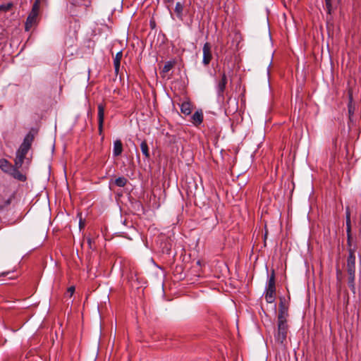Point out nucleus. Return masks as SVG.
Segmentation results:
<instances>
[{
	"label": "nucleus",
	"mask_w": 361,
	"mask_h": 361,
	"mask_svg": "<svg viewBox=\"0 0 361 361\" xmlns=\"http://www.w3.org/2000/svg\"><path fill=\"white\" fill-rule=\"evenodd\" d=\"M0 169L18 180H25L27 178L25 167H16V162H14V165H12L6 159H0Z\"/></svg>",
	"instance_id": "obj_1"
},
{
	"label": "nucleus",
	"mask_w": 361,
	"mask_h": 361,
	"mask_svg": "<svg viewBox=\"0 0 361 361\" xmlns=\"http://www.w3.org/2000/svg\"><path fill=\"white\" fill-rule=\"evenodd\" d=\"M32 141V137L30 135H27L16 152V158L14 159L16 167H25V166H23V164H25V160H27L26 164H28L30 161V159L27 158L26 156L30 149Z\"/></svg>",
	"instance_id": "obj_2"
},
{
	"label": "nucleus",
	"mask_w": 361,
	"mask_h": 361,
	"mask_svg": "<svg viewBox=\"0 0 361 361\" xmlns=\"http://www.w3.org/2000/svg\"><path fill=\"white\" fill-rule=\"evenodd\" d=\"M288 326L285 325L282 321L278 324L277 331L274 334L275 342L281 347L285 348L287 344V334Z\"/></svg>",
	"instance_id": "obj_3"
},
{
	"label": "nucleus",
	"mask_w": 361,
	"mask_h": 361,
	"mask_svg": "<svg viewBox=\"0 0 361 361\" xmlns=\"http://www.w3.org/2000/svg\"><path fill=\"white\" fill-rule=\"evenodd\" d=\"M40 1L39 0H35L30 13H29L26 22H25V30L29 31L30 28L37 24V17L39 12Z\"/></svg>",
	"instance_id": "obj_4"
},
{
	"label": "nucleus",
	"mask_w": 361,
	"mask_h": 361,
	"mask_svg": "<svg viewBox=\"0 0 361 361\" xmlns=\"http://www.w3.org/2000/svg\"><path fill=\"white\" fill-rule=\"evenodd\" d=\"M265 300L268 303H272L276 298L275 276L273 272L269 276L266 287Z\"/></svg>",
	"instance_id": "obj_5"
},
{
	"label": "nucleus",
	"mask_w": 361,
	"mask_h": 361,
	"mask_svg": "<svg viewBox=\"0 0 361 361\" xmlns=\"http://www.w3.org/2000/svg\"><path fill=\"white\" fill-rule=\"evenodd\" d=\"M203 59L202 63L208 66L212 59V46L209 42H206L202 48Z\"/></svg>",
	"instance_id": "obj_6"
},
{
	"label": "nucleus",
	"mask_w": 361,
	"mask_h": 361,
	"mask_svg": "<svg viewBox=\"0 0 361 361\" xmlns=\"http://www.w3.org/2000/svg\"><path fill=\"white\" fill-rule=\"evenodd\" d=\"M355 249L350 248L347 259V272H355Z\"/></svg>",
	"instance_id": "obj_7"
},
{
	"label": "nucleus",
	"mask_w": 361,
	"mask_h": 361,
	"mask_svg": "<svg viewBox=\"0 0 361 361\" xmlns=\"http://www.w3.org/2000/svg\"><path fill=\"white\" fill-rule=\"evenodd\" d=\"M227 84V77L226 73L224 72L221 74V77L220 80L219 81L217 84V93L219 97H224V92L226 89V86Z\"/></svg>",
	"instance_id": "obj_8"
},
{
	"label": "nucleus",
	"mask_w": 361,
	"mask_h": 361,
	"mask_svg": "<svg viewBox=\"0 0 361 361\" xmlns=\"http://www.w3.org/2000/svg\"><path fill=\"white\" fill-rule=\"evenodd\" d=\"M104 111L105 107L102 104H99L98 105V128L99 134L102 133L103 130V124L104 120Z\"/></svg>",
	"instance_id": "obj_9"
},
{
	"label": "nucleus",
	"mask_w": 361,
	"mask_h": 361,
	"mask_svg": "<svg viewBox=\"0 0 361 361\" xmlns=\"http://www.w3.org/2000/svg\"><path fill=\"white\" fill-rule=\"evenodd\" d=\"M175 64V61H169L166 62L161 71L160 72L161 77H167L168 78H169L170 77L169 76V73L174 67Z\"/></svg>",
	"instance_id": "obj_10"
},
{
	"label": "nucleus",
	"mask_w": 361,
	"mask_h": 361,
	"mask_svg": "<svg viewBox=\"0 0 361 361\" xmlns=\"http://www.w3.org/2000/svg\"><path fill=\"white\" fill-rule=\"evenodd\" d=\"M123 151V144L120 140H116L114 142L113 155L118 157L121 154Z\"/></svg>",
	"instance_id": "obj_11"
},
{
	"label": "nucleus",
	"mask_w": 361,
	"mask_h": 361,
	"mask_svg": "<svg viewBox=\"0 0 361 361\" xmlns=\"http://www.w3.org/2000/svg\"><path fill=\"white\" fill-rule=\"evenodd\" d=\"M192 123L195 126H198L202 123L203 121V113L202 111H197L194 113L192 116Z\"/></svg>",
	"instance_id": "obj_12"
},
{
	"label": "nucleus",
	"mask_w": 361,
	"mask_h": 361,
	"mask_svg": "<svg viewBox=\"0 0 361 361\" xmlns=\"http://www.w3.org/2000/svg\"><path fill=\"white\" fill-rule=\"evenodd\" d=\"M122 56H123V53L121 51H118L116 54V56L114 59V68H115V72L116 73H118L119 71L120 64H121V61Z\"/></svg>",
	"instance_id": "obj_13"
},
{
	"label": "nucleus",
	"mask_w": 361,
	"mask_h": 361,
	"mask_svg": "<svg viewBox=\"0 0 361 361\" xmlns=\"http://www.w3.org/2000/svg\"><path fill=\"white\" fill-rule=\"evenodd\" d=\"M287 316H288V312L286 310H285L284 307L280 308L279 314L278 316V324H281V321H282L285 325H288L287 320H286Z\"/></svg>",
	"instance_id": "obj_14"
},
{
	"label": "nucleus",
	"mask_w": 361,
	"mask_h": 361,
	"mask_svg": "<svg viewBox=\"0 0 361 361\" xmlns=\"http://www.w3.org/2000/svg\"><path fill=\"white\" fill-rule=\"evenodd\" d=\"M345 216H346V233L347 235H349L351 233V221H350V212L349 207H346L345 209Z\"/></svg>",
	"instance_id": "obj_15"
},
{
	"label": "nucleus",
	"mask_w": 361,
	"mask_h": 361,
	"mask_svg": "<svg viewBox=\"0 0 361 361\" xmlns=\"http://www.w3.org/2000/svg\"><path fill=\"white\" fill-rule=\"evenodd\" d=\"M192 111V106L191 104L188 102H184L180 105V111L185 114L189 115L190 114Z\"/></svg>",
	"instance_id": "obj_16"
},
{
	"label": "nucleus",
	"mask_w": 361,
	"mask_h": 361,
	"mask_svg": "<svg viewBox=\"0 0 361 361\" xmlns=\"http://www.w3.org/2000/svg\"><path fill=\"white\" fill-rule=\"evenodd\" d=\"M140 149L142 151V154L145 156L146 159H149L150 154H149V149L147 145V142L146 140H143L140 144Z\"/></svg>",
	"instance_id": "obj_17"
},
{
	"label": "nucleus",
	"mask_w": 361,
	"mask_h": 361,
	"mask_svg": "<svg viewBox=\"0 0 361 361\" xmlns=\"http://www.w3.org/2000/svg\"><path fill=\"white\" fill-rule=\"evenodd\" d=\"M339 0H326V7L329 14L337 6Z\"/></svg>",
	"instance_id": "obj_18"
},
{
	"label": "nucleus",
	"mask_w": 361,
	"mask_h": 361,
	"mask_svg": "<svg viewBox=\"0 0 361 361\" xmlns=\"http://www.w3.org/2000/svg\"><path fill=\"white\" fill-rule=\"evenodd\" d=\"M348 286L351 290H355V272H352V273L348 272Z\"/></svg>",
	"instance_id": "obj_19"
},
{
	"label": "nucleus",
	"mask_w": 361,
	"mask_h": 361,
	"mask_svg": "<svg viewBox=\"0 0 361 361\" xmlns=\"http://www.w3.org/2000/svg\"><path fill=\"white\" fill-rule=\"evenodd\" d=\"M183 5L180 2H177L175 7V12L178 18L180 20H183Z\"/></svg>",
	"instance_id": "obj_20"
},
{
	"label": "nucleus",
	"mask_w": 361,
	"mask_h": 361,
	"mask_svg": "<svg viewBox=\"0 0 361 361\" xmlns=\"http://www.w3.org/2000/svg\"><path fill=\"white\" fill-rule=\"evenodd\" d=\"M13 7L12 3H8L0 6V11H8Z\"/></svg>",
	"instance_id": "obj_21"
},
{
	"label": "nucleus",
	"mask_w": 361,
	"mask_h": 361,
	"mask_svg": "<svg viewBox=\"0 0 361 361\" xmlns=\"http://www.w3.org/2000/svg\"><path fill=\"white\" fill-rule=\"evenodd\" d=\"M15 198V192H13L11 195L9 196V197L5 201V203H4V206H8L9 205L12 200Z\"/></svg>",
	"instance_id": "obj_22"
},
{
	"label": "nucleus",
	"mask_w": 361,
	"mask_h": 361,
	"mask_svg": "<svg viewBox=\"0 0 361 361\" xmlns=\"http://www.w3.org/2000/svg\"><path fill=\"white\" fill-rule=\"evenodd\" d=\"M75 292V287L71 286L68 288L66 295H68L69 298H71Z\"/></svg>",
	"instance_id": "obj_23"
},
{
	"label": "nucleus",
	"mask_w": 361,
	"mask_h": 361,
	"mask_svg": "<svg viewBox=\"0 0 361 361\" xmlns=\"http://www.w3.org/2000/svg\"><path fill=\"white\" fill-rule=\"evenodd\" d=\"M79 215H80L79 227H80V229L82 230V228H85V221L82 219L81 214Z\"/></svg>",
	"instance_id": "obj_24"
},
{
	"label": "nucleus",
	"mask_w": 361,
	"mask_h": 361,
	"mask_svg": "<svg viewBox=\"0 0 361 361\" xmlns=\"http://www.w3.org/2000/svg\"><path fill=\"white\" fill-rule=\"evenodd\" d=\"M351 239H352V236H351V233H350L349 235H347V244L348 246V250L350 248H353L352 243H351Z\"/></svg>",
	"instance_id": "obj_25"
},
{
	"label": "nucleus",
	"mask_w": 361,
	"mask_h": 361,
	"mask_svg": "<svg viewBox=\"0 0 361 361\" xmlns=\"http://www.w3.org/2000/svg\"><path fill=\"white\" fill-rule=\"evenodd\" d=\"M116 185L119 187H124L126 185V182H114Z\"/></svg>",
	"instance_id": "obj_26"
},
{
	"label": "nucleus",
	"mask_w": 361,
	"mask_h": 361,
	"mask_svg": "<svg viewBox=\"0 0 361 361\" xmlns=\"http://www.w3.org/2000/svg\"><path fill=\"white\" fill-rule=\"evenodd\" d=\"M165 4H172L173 3V0H164Z\"/></svg>",
	"instance_id": "obj_27"
},
{
	"label": "nucleus",
	"mask_w": 361,
	"mask_h": 361,
	"mask_svg": "<svg viewBox=\"0 0 361 361\" xmlns=\"http://www.w3.org/2000/svg\"><path fill=\"white\" fill-rule=\"evenodd\" d=\"M87 242H88V244H89L90 247H91L92 240L90 238H88L87 239Z\"/></svg>",
	"instance_id": "obj_28"
},
{
	"label": "nucleus",
	"mask_w": 361,
	"mask_h": 361,
	"mask_svg": "<svg viewBox=\"0 0 361 361\" xmlns=\"http://www.w3.org/2000/svg\"><path fill=\"white\" fill-rule=\"evenodd\" d=\"M115 180H117V181L123 180V178H116Z\"/></svg>",
	"instance_id": "obj_29"
}]
</instances>
